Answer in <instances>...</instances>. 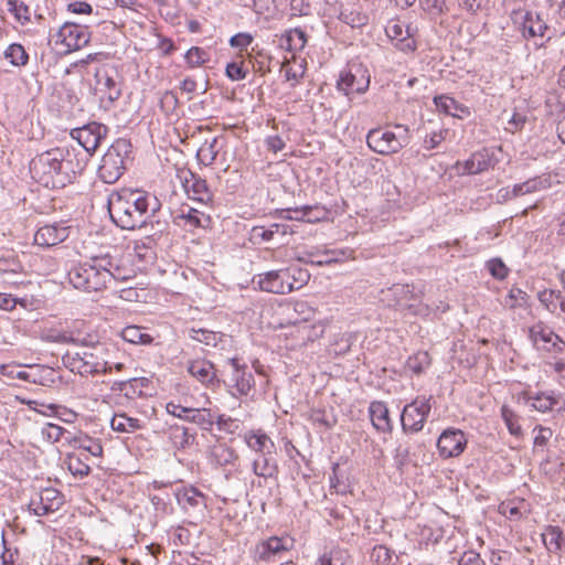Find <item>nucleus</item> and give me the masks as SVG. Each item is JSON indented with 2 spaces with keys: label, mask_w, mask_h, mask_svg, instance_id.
Masks as SVG:
<instances>
[{
  "label": "nucleus",
  "mask_w": 565,
  "mask_h": 565,
  "mask_svg": "<svg viewBox=\"0 0 565 565\" xmlns=\"http://www.w3.org/2000/svg\"><path fill=\"white\" fill-rule=\"evenodd\" d=\"M85 162L75 149L56 147L46 150L30 162L32 178L45 188L60 189L73 183L83 172Z\"/></svg>",
  "instance_id": "nucleus-1"
},
{
  "label": "nucleus",
  "mask_w": 565,
  "mask_h": 565,
  "mask_svg": "<svg viewBox=\"0 0 565 565\" xmlns=\"http://www.w3.org/2000/svg\"><path fill=\"white\" fill-rule=\"evenodd\" d=\"M160 209L161 203L156 195L139 189L124 188L108 198L110 218L122 230L143 227Z\"/></svg>",
  "instance_id": "nucleus-2"
},
{
  "label": "nucleus",
  "mask_w": 565,
  "mask_h": 565,
  "mask_svg": "<svg viewBox=\"0 0 565 565\" xmlns=\"http://www.w3.org/2000/svg\"><path fill=\"white\" fill-rule=\"evenodd\" d=\"M107 265L109 254L93 256L88 262L77 264L68 270V281L74 288L83 291H100L110 285Z\"/></svg>",
  "instance_id": "nucleus-3"
},
{
  "label": "nucleus",
  "mask_w": 565,
  "mask_h": 565,
  "mask_svg": "<svg viewBox=\"0 0 565 565\" xmlns=\"http://www.w3.org/2000/svg\"><path fill=\"white\" fill-rule=\"evenodd\" d=\"M131 143L125 138L116 139L107 149L98 167L99 179L107 184L116 183L126 170Z\"/></svg>",
  "instance_id": "nucleus-4"
},
{
  "label": "nucleus",
  "mask_w": 565,
  "mask_h": 565,
  "mask_svg": "<svg viewBox=\"0 0 565 565\" xmlns=\"http://www.w3.org/2000/svg\"><path fill=\"white\" fill-rule=\"evenodd\" d=\"M395 128L402 132L397 135L384 128L371 129L366 135L367 147L382 156L399 152L408 143V128L403 125H396Z\"/></svg>",
  "instance_id": "nucleus-5"
},
{
  "label": "nucleus",
  "mask_w": 565,
  "mask_h": 565,
  "mask_svg": "<svg viewBox=\"0 0 565 565\" xmlns=\"http://www.w3.org/2000/svg\"><path fill=\"white\" fill-rule=\"evenodd\" d=\"M430 398L417 397L406 404L401 414L402 429L405 434L418 433L430 413Z\"/></svg>",
  "instance_id": "nucleus-6"
},
{
  "label": "nucleus",
  "mask_w": 565,
  "mask_h": 565,
  "mask_svg": "<svg viewBox=\"0 0 565 565\" xmlns=\"http://www.w3.org/2000/svg\"><path fill=\"white\" fill-rule=\"evenodd\" d=\"M90 41V32L87 26L66 22L55 34V44L63 47V53L68 54L85 47Z\"/></svg>",
  "instance_id": "nucleus-7"
},
{
  "label": "nucleus",
  "mask_w": 565,
  "mask_h": 565,
  "mask_svg": "<svg viewBox=\"0 0 565 565\" xmlns=\"http://www.w3.org/2000/svg\"><path fill=\"white\" fill-rule=\"evenodd\" d=\"M381 300L388 307H394L399 310H408L411 313H418L416 308L419 302V297L415 295L414 288L409 285H393L386 290H382Z\"/></svg>",
  "instance_id": "nucleus-8"
},
{
  "label": "nucleus",
  "mask_w": 565,
  "mask_h": 565,
  "mask_svg": "<svg viewBox=\"0 0 565 565\" xmlns=\"http://www.w3.org/2000/svg\"><path fill=\"white\" fill-rule=\"evenodd\" d=\"M62 363L71 372L82 376L103 373L90 349L66 351L62 356Z\"/></svg>",
  "instance_id": "nucleus-9"
},
{
  "label": "nucleus",
  "mask_w": 565,
  "mask_h": 565,
  "mask_svg": "<svg viewBox=\"0 0 565 565\" xmlns=\"http://www.w3.org/2000/svg\"><path fill=\"white\" fill-rule=\"evenodd\" d=\"M108 131L109 129L106 125L92 121L82 127L72 129L71 137L77 140L87 153L93 154L107 137Z\"/></svg>",
  "instance_id": "nucleus-10"
},
{
  "label": "nucleus",
  "mask_w": 565,
  "mask_h": 565,
  "mask_svg": "<svg viewBox=\"0 0 565 565\" xmlns=\"http://www.w3.org/2000/svg\"><path fill=\"white\" fill-rule=\"evenodd\" d=\"M369 86V71L361 65L341 72L337 82L338 89L343 92L347 96L353 93L363 94L367 90Z\"/></svg>",
  "instance_id": "nucleus-11"
},
{
  "label": "nucleus",
  "mask_w": 565,
  "mask_h": 565,
  "mask_svg": "<svg viewBox=\"0 0 565 565\" xmlns=\"http://www.w3.org/2000/svg\"><path fill=\"white\" fill-rule=\"evenodd\" d=\"M253 281L263 291L278 295H286L292 291V282L288 281V273L284 271V268L258 274L254 277Z\"/></svg>",
  "instance_id": "nucleus-12"
},
{
  "label": "nucleus",
  "mask_w": 565,
  "mask_h": 565,
  "mask_svg": "<svg viewBox=\"0 0 565 565\" xmlns=\"http://www.w3.org/2000/svg\"><path fill=\"white\" fill-rule=\"evenodd\" d=\"M179 178L191 200L203 204H209L213 201V192L210 190L206 180L189 170L183 171Z\"/></svg>",
  "instance_id": "nucleus-13"
},
{
  "label": "nucleus",
  "mask_w": 565,
  "mask_h": 565,
  "mask_svg": "<svg viewBox=\"0 0 565 565\" xmlns=\"http://www.w3.org/2000/svg\"><path fill=\"white\" fill-rule=\"evenodd\" d=\"M178 504L189 514L203 518L207 508V498L194 487H184L178 490Z\"/></svg>",
  "instance_id": "nucleus-14"
},
{
  "label": "nucleus",
  "mask_w": 565,
  "mask_h": 565,
  "mask_svg": "<svg viewBox=\"0 0 565 565\" xmlns=\"http://www.w3.org/2000/svg\"><path fill=\"white\" fill-rule=\"evenodd\" d=\"M467 446V438L462 430L448 428L441 433L437 440V448L443 458L458 457Z\"/></svg>",
  "instance_id": "nucleus-15"
},
{
  "label": "nucleus",
  "mask_w": 565,
  "mask_h": 565,
  "mask_svg": "<svg viewBox=\"0 0 565 565\" xmlns=\"http://www.w3.org/2000/svg\"><path fill=\"white\" fill-rule=\"evenodd\" d=\"M291 546V540L287 537L271 536L255 545L253 552L254 558L256 561L270 562L276 556L287 553Z\"/></svg>",
  "instance_id": "nucleus-16"
},
{
  "label": "nucleus",
  "mask_w": 565,
  "mask_h": 565,
  "mask_svg": "<svg viewBox=\"0 0 565 565\" xmlns=\"http://www.w3.org/2000/svg\"><path fill=\"white\" fill-rule=\"evenodd\" d=\"M522 34L525 39L530 38H544L551 39L552 35L548 34L550 26L546 21L542 18L540 13H533L531 11H525L519 15L518 23Z\"/></svg>",
  "instance_id": "nucleus-17"
},
{
  "label": "nucleus",
  "mask_w": 565,
  "mask_h": 565,
  "mask_svg": "<svg viewBox=\"0 0 565 565\" xmlns=\"http://www.w3.org/2000/svg\"><path fill=\"white\" fill-rule=\"evenodd\" d=\"M232 373L228 379V386L235 388L241 396H246L255 385L254 375L248 371L246 365H241L238 359H230Z\"/></svg>",
  "instance_id": "nucleus-18"
},
{
  "label": "nucleus",
  "mask_w": 565,
  "mask_h": 565,
  "mask_svg": "<svg viewBox=\"0 0 565 565\" xmlns=\"http://www.w3.org/2000/svg\"><path fill=\"white\" fill-rule=\"evenodd\" d=\"M520 398H523L526 405L541 413H546L555 408L561 411L565 406V401H563L561 396L555 395L553 392H541L534 396L527 392H524L521 394Z\"/></svg>",
  "instance_id": "nucleus-19"
},
{
  "label": "nucleus",
  "mask_w": 565,
  "mask_h": 565,
  "mask_svg": "<svg viewBox=\"0 0 565 565\" xmlns=\"http://www.w3.org/2000/svg\"><path fill=\"white\" fill-rule=\"evenodd\" d=\"M70 235L68 227L61 224H47L34 234V243L41 247H52L64 242Z\"/></svg>",
  "instance_id": "nucleus-20"
},
{
  "label": "nucleus",
  "mask_w": 565,
  "mask_h": 565,
  "mask_svg": "<svg viewBox=\"0 0 565 565\" xmlns=\"http://www.w3.org/2000/svg\"><path fill=\"white\" fill-rule=\"evenodd\" d=\"M369 414L372 425L377 431L392 433L393 423L390 418V411L384 402H372L369 406Z\"/></svg>",
  "instance_id": "nucleus-21"
},
{
  "label": "nucleus",
  "mask_w": 565,
  "mask_h": 565,
  "mask_svg": "<svg viewBox=\"0 0 565 565\" xmlns=\"http://www.w3.org/2000/svg\"><path fill=\"white\" fill-rule=\"evenodd\" d=\"M244 440L248 448L258 455L275 452L274 441L262 429L246 431Z\"/></svg>",
  "instance_id": "nucleus-22"
},
{
  "label": "nucleus",
  "mask_w": 565,
  "mask_h": 565,
  "mask_svg": "<svg viewBox=\"0 0 565 565\" xmlns=\"http://www.w3.org/2000/svg\"><path fill=\"white\" fill-rule=\"evenodd\" d=\"M188 372L204 385H213L217 381L213 363L204 359L190 361Z\"/></svg>",
  "instance_id": "nucleus-23"
},
{
  "label": "nucleus",
  "mask_w": 565,
  "mask_h": 565,
  "mask_svg": "<svg viewBox=\"0 0 565 565\" xmlns=\"http://www.w3.org/2000/svg\"><path fill=\"white\" fill-rule=\"evenodd\" d=\"M386 34L392 40H397L396 47L403 52H413L416 50V42L411 38L409 28H404L401 23L388 24L385 29Z\"/></svg>",
  "instance_id": "nucleus-24"
},
{
  "label": "nucleus",
  "mask_w": 565,
  "mask_h": 565,
  "mask_svg": "<svg viewBox=\"0 0 565 565\" xmlns=\"http://www.w3.org/2000/svg\"><path fill=\"white\" fill-rule=\"evenodd\" d=\"M492 164L488 151L475 152L468 160L462 163L463 174H478L487 171Z\"/></svg>",
  "instance_id": "nucleus-25"
},
{
  "label": "nucleus",
  "mask_w": 565,
  "mask_h": 565,
  "mask_svg": "<svg viewBox=\"0 0 565 565\" xmlns=\"http://www.w3.org/2000/svg\"><path fill=\"white\" fill-rule=\"evenodd\" d=\"M434 104L437 109L446 115L461 118L462 115H468L469 110L466 106L458 103L455 98L448 95H439L434 97Z\"/></svg>",
  "instance_id": "nucleus-26"
},
{
  "label": "nucleus",
  "mask_w": 565,
  "mask_h": 565,
  "mask_svg": "<svg viewBox=\"0 0 565 565\" xmlns=\"http://www.w3.org/2000/svg\"><path fill=\"white\" fill-rule=\"evenodd\" d=\"M544 546L550 553L557 554L563 550L565 539L559 526L547 525L541 534Z\"/></svg>",
  "instance_id": "nucleus-27"
},
{
  "label": "nucleus",
  "mask_w": 565,
  "mask_h": 565,
  "mask_svg": "<svg viewBox=\"0 0 565 565\" xmlns=\"http://www.w3.org/2000/svg\"><path fill=\"white\" fill-rule=\"evenodd\" d=\"M115 349V344L110 341L96 340L94 345L90 347V351L93 352L95 360L98 361V366L103 373L111 372L109 355Z\"/></svg>",
  "instance_id": "nucleus-28"
},
{
  "label": "nucleus",
  "mask_w": 565,
  "mask_h": 565,
  "mask_svg": "<svg viewBox=\"0 0 565 565\" xmlns=\"http://www.w3.org/2000/svg\"><path fill=\"white\" fill-rule=\"evenodd\" d=\"M253 472L258 477L273 478L278 472V465L274 454H263L253 461Z\"/></svg>",
  "instance_id": "nucleus-29"
},
{
  "label": "nucleus",
  "mask_w": 565,
  "mask_h": 565,
  "mask_svg": "<svg viewBox=\"0 0 565 565\" xmlns=\"http://www.w3.org/2000/svg\"><path fill=\"white\" fill-rule=\"evenodd\" d=\"M71 445L81 449L94 457H100L103 455V446L99 439H95L86 434H78L73 437Z\"/></svg>",
  "instance_id": "nucleus-30"
},
{
  "label": "nucleus",
  "mask_w": 565,
  "mask_h": 565,
  "mask_svg": "<svg viewBox=\"0 0 565 565\" xmlns=\"http://www.w3.org/2000/svg\"><path fill=\"white\" fill-rule=\"evenodd\" d=\"M539 300L552 313L559 307L561 311L565 313V297L559 290L544 289L539 292Z\"/></svg>",
  "instance_id": "nucleus-31"
},
{
  "label": "nucleus",
  "mask_w": 565,
  "mask_h": 565,
  "mask_svg": "<svg viewBox=\"0 0 565 565\" xmlns=\"http://www.w3.org/2000/svg\"><path fill=\"white\" fill-rule=\"evenodd\" d=\"M168 435L173 447L177 449H184L195 439L194 434H191L188 428L179 425H171Z\"/></svg>",
  "instance_id": "nucleus-32"
},
{
  "label": "nucleus",
  "mask_w": 565,
  "mask_h": 565,
  "mask_svg": "<svg viewBox=\"0 0 565 565\" xmlns=\"http://www.w3.org/2000/svg\"><path fill=\"white\" fill-rule=\"evenodd\" d=\"M556 335L557 334L542 321L535 323L529 329V338L539 351L540 345L546 344Z\"/></svg>",
  "instance_id": "nucleus-33"
},
{
  "label": "nucleus",
  "mask_w": 565,
  "mask_h": 565,
  "mask_svg": "<svg viewBox=\"0 0 565 565\" xmlns=\"http://www.w3.org/2000/svg\"><path fill=\"white\" fill-rule=\"evenodd\" d=\"M111 429L119 433H134L141 428L140 420L126 414H115L110 420Z\"/></svg>",
  "instance_id": "nucleus-34"
},
{
  "label": "nucleus",
  "mask_w": 565,
  "mask_h": 565,
  "mask_svg": "<svg viewBox=\"0 0 565 565\" xmlns=\"http://www.w3.org/2000/svg\"><path fill=\"white\" fill-rule=\"evenodd\" d=\"M188 332L190 339L212 348H215L222 339L221 333L202 328L193 327L190 328Z\"/></svg>",
  "instance_id": "nucleus-35"
},
{
  "label": "nucleus",
  "mask_w": 565,
  "mask_h": 565,
  "mask_svg": "<svg viewBox=\"0 0 565 565\" xmlns=\"http://www.w3.org/2000/svg\"><path fill=\"white\" fill-rule=\"evenodd\" d=\"M121 338L124 341L132 344H150L153 338L143 332V329L139 326H128L122 329Z\"/></svg>",
  "instance_id": "nucleus-36"
},
{
  "label": "nucleus",
  "mask_w": 565,
  "mask_h": 565,
  "mask_svg": "<svg viewBox=\"0 0 565 565\" xmlns=\"http://www.w3.org/2000/svg\"><path fill=\"white\" fill-rule=\"evenodd\" d=\"M0 373L9 379H19L31 383L42 384L41 379L36 374L20 370V365L18 364L1 365Z\"/></svg>",
  "instance_id": "nucleus-37"
},
{
  "label": "nucleus",
  "mask_w": 565,
  "mask_h": 565,
  "mask_svg": "<svg viewBox=\"0 0 565 565\" xmlns=\"http://www.w3.org/2000/svg\"><path fill=\"white\" fill-rule=\"evenodd\" d=\"M4 57L9 60L13 66H25L29 62V54L19 43L10 44L4 51Z\"/></svg>",
  "instance_id": "nucleus-38"
},
{
  "label": "nucleus",
  "mask_w": 565,
  "mask_h": 565,
  "mask_svg": "<svg viewBox=\"0 0 565 565\" xmlns=\"http://www.w3.org/2000/svg\"><path fill=\"white\" fill-rule=\"evenodd\" d=\"M66 465L70 472L75 477H85L90 472L89 465L81 456L71 454L66 458Z\"/></svg>",
  "instance_id": "nucleus-39"
},
{
  "label": "nucleus",
  "mask_w": 565,
  "mask_h": 565,
  "mask_svg": "<svg viewBox=\"0 0 565 565\" xmlns=\"http://www.w3.org/2000/svg\"><path fill=\"white\" fill-rule=\"evenodd\" d=\"M284 39L287 43V50L289 51H300L307 43V35L305 31L299 28L286 32Z\"/></svg>",
  "instance_id": "nucleus-40"
},
{
  "label": "nucleus",
  "mask_w": 565,
  "mask_h": 565,
  "mask_svg": "<svg viewBox=\"0 0 565 565\" xmlns=\"http://www.w3.org/2000/svg\"><path fill=\"white\" fill-rule=\"evenodd\" d=\"M501 416L511 435L516 437L522 436L519 416L509 406L503 405L501 407Z\"/></svg>",
  "instance_id": "nucleus-41"
},
{
  "label": "nucleus",
  "mask_w": 565,
  "mask_h": 565,
  "mask_svg": "<svg viewBox=\"0 0 565 565\" xmlns=\"http://www.w3.org/2000/svg\"><path fill=\"white\" fill-rule=\"evenodd\" d=\"M39 500L43 504L52 507V512L57 511L64 502L61 492L54 488H46L42 490L39 495Z\"/></svg>",
  "instance_id": "nucleus-42"
},
{
  "label": "nucleus",
  "mask_w": 565,
  "mask_h": 565,
  "mask_svg": "<svg viewBox=\"0 0 565 565\" xmlns=\"http://www.w3.org/2000/svg\"><path fill=\"white\" fill-rule=\"evenodd\" d=\"M218 153L217 139L213 138L211 141H205L198 151V158L201 162L210 166L214 162Z\"/></svg>",
  "instance_id": "nucleus-43"
},
{
  "label": "nucleus",
  "mask_w": 565,
  "mask_h": 565,
  "mask_svg": "<svg viewBox=\"0 0 565 565\" xmlns=\"http://www.w3.org/2000/svg\"><path fill=\"white\" fill-rule=\"evenodd\" d=\"M284 271L288 273V281L292 282V291L301 288L310 279V274L305 268L292 266L284 268Z\"/></svg>",
  "instance_id": "nucleus-44"
},
{
  "label": "nucleus",
  "mask_w": 565,
  "mask_h": 565,
  "mask_svg": "<svg viewBox=\"0 0 565 565\" xmlns=\"http://www.w3.org/2000/svg\"><path fill=\"white\" fill-rule=\"evenodd\" d=\"M269 228L273 231L271 243L277 245L287 244V238L295 233V230L288 224L271 223Z\"/></svg>",
  "instance_id": "nucleus-45"
},
{
  "label": "nucleus",
  "mask_w": 565,
  "mask_h": 565,
  "mask_svg": "<svg viewBox=\"0 0 565 565\" xmlns=\"http://www.w3.org/2000/svg\"><path fill=\"white\" fill-rule=\"evenodd\" d=\"M540 351L550 354L552 359H557L565 354V341L557 334L546 344L540 345Z\"/></svg>",
  "instance_id": "nucleus-46"
},
{
  "label": "nucleus",
  "mask_w": 565,
  "mask_h": 565,
  "mask_svg": "<svg viewBox=\"0 0 565 565\" xmlns=\"http://www.w3.org/2000/svg\"><path fill=\"white\" fill-rule=\"evenodd\" d=\"M210 58L209 53L199 46H192L185 54L186 63L191 67L201 66L206 63Z\"/></svg>",
  "instance_id": "nucleus-47"
},
{
  "label": "nucleus",
  "mask_w": 565,
  "mask_h": 565,
  "mask_svg": "<svg viewBox=\"0 0 565 565\" xmlns=\"http://www.w3.org/2000/svg\"><path fill=\"white\" fill-rule=\"evenodd\" d=\"M249 241L253 244L271 243L273 231L268 226L257 225L253 226L249 232Z\"/></svg>",
  "instance_id": "nucleus-48"
},
{
  "label": "nucleus",
  "mask_w": 565,
  "mask_h": 565,
  "mask_svg": "<svg viewBox=\"0 0 565 565\" xmlns=\"http://www.w3.org/2000/svg\"><path fill=\"white\" fill-rule=\"evenodd\" d=\"M343 551L332 548L319 556L315 565H344Z\"/></svg>",
  "instance_id": "nucleus-49"
},
{
  "label": "nucleus",
  "mask_w": 565,
  "mask_h": 565,
  "mask_svg": "<svg viewBox=\"0 0 565 565\" xmlns=\"http://www.w3.org/2000/svg\"><path fill=\"white\" fill-rule=\"evenodd\" d=\"M106 270L110 275V284L113 281H126L131 276L128 274V270L122 268L118 262L109 255V265H107Z\"/></svg>",
  "instance_id": "nucleus-50"
},
{
  "label": "nucleus",
  "mask_w": 565,
  "mask_h": 565,
  "mask_svg": "<svg viewBox=\"0 0 565 565\" xmlns=\"http://www.w3.org/2000/svg\"><path fill=\"white\" fill-rule=\"evenodd\" d=\"M529 295L520 288H512L505 299V306L509 308L526 307Z\"/></svg>",
  "instance_id": "nucleus-51"
},
{
  "label": "nucleus",
  "mask_w": 565,
  "mask_h": 565,
  "mask_svg": "<svg viewBox=\"0 0 565 565\" xmlns=\"http://www.w3.org/2000/svg\"><path fill=\"white\" fill-rule=\"evenodd\" d=\"M215 415L207 408H196L194 423L203 430H211L214 425Z\"/></svg>",
  "instance_id": "nucleus-52"
},
{
  "label": "nucleus",
  "mask_w": 565,
  "mask_h": 565,
  "mask_svg": "<svg viewBox=\"0 0 565 565\" xmlns=\"http://www.w3.org/2000/svg\"><path fill=\"white\" fill-rule=\"evenodd\" d=\"M548 3V14L558 24L565 22V0H546Z\"/></svg>",
  "instance_id": "nucleus-53"
},
{
  "label": "nucleus",
  "mask_w": 565,
  "mask_h": 565,
  "mask_svg": "<svg viewBox=\"0 0 565 565\" xmlns=\"http://www.w3.org/2000/svg\"><path fill=\"white\" fill-rule=\"evenodd\" d=\"M9 11L12 12L22 23L30 21L29 7L20 0H8Z\"/></svg>",
  "instance_id": "nucleus-54"
},
{
  "label": "nucleus",
  "mask_w": 565,
  "mask_h": 565,
  "mask_svg": "<svg viewBox=\"0 0 565 565\" xmlns=\"http://www.w3.org/2000/svg\"><path fill=\"white\" fill-rule=\"evenodd\" d=\"M371 558L376 565H390L392 551L385 545H375L371 552Z\"/></svg>",
  "instance_id": "nucleus-55"
},
{
  "label": "nucleus",
  "mask_w": 565,
  "mask_h": 565,
  "mask_svg": "<svg viewBox=\"0 0 565 565\" xmlns=\"http://www.w3.org/2000/svg\"><path fill=\"white\" fill-rule=\"evenodd\" d=\"M142 383L143 379L139 380L134 377L126 380V384L124 385V391L121 392V394L129 399H134L136 397L141 396L142 392L139 388V384L142 385Z\"/></svg>",
  "instance_id": "nucleus-56"
},
{
  "label": "nucleus",
  "mask_w": 565,
  "mask_h": 565,
  "mask_svg": "<svg viewBox=\"0 0 565 565\" xmlns=\"http://www.w3.org/2000/svg\"><path fill=\"white\" fill-rule=\"evenodd\" d=\"M487 267H488L490 274L499 280L504 279L509 274L508 267L504 265V263L500 258L490 259L487 263Z\"/></svg>",
  "instance_id": "nucleus-57"
},
{
  "label": "nucleus",
  "mask_w": 565,
  "mask_h": 565,
  "mask_svg": "<svg viewBox=\"0 0 565 565\" xmlns=\"http://www.w3.org/2000/svg\"><path fill=\"white\" fill-rule=\"evenodd\" d=\"M213 455L217 459V462L223 466L234 462V460L237 458L235 451L225 446L216 447L213 451Z\"/></svg>",
  "instance_id": "nucleus-58"
},
{
  "label": "nucleus",
  "mask_w": 565,
  "mask_h": 565,
  "mask_svg": "<svg viewBox=\"0 0 565 565\" xmlns=\"http://www.w3.org/2000/svg\"><path fill=\"white\" fill-rule=\"evenodd\" d=\"M524 185H525V192H527V194H530V193L550 188L551 182H550L548 178L536 177V178L526 180L524 182Z\"/></svg>",
  "instance_id": "nucleus-59"
},
{
  "label": "nucleus",
  "mask_w": 565,
  "mask_h": 565,
  "mask_svg": "<svg viewBox=\"0 0 565 565\" xmlns=\"http://www.w3.org/2000/svg\"><path fill=\"white\" fill-rule=\"evenodd\" d=\"M254 36L247 32H241L230 39V45L241 51L246 50L252 44Z\"/></svg>",
  "instance_id": "nucleus-60"
},
{
  "label": "nucleus",
  "mask_w": 565,
  "mask_h": 565,
  "mask_svg": "<svg viewBox=\"0 0 565 565\" xmlns=\"http://www.w3.org/2000/svg\"><path fill=\"white\" fill-rule=\"evenodd\" d=\"M225 74L231 81H242L246 77L247 72L243 68V62H231L226 65Z\"/></svg>",
  "instance_id": "nucleus-61"
},
{
  "label": "nucleus",
  "mask_w": 565,
  "mask_h": 565,
  "mask_svg": "<svg viewBox=\"0 0 565 565\" xmlns=\"http://www.w3.org/2000/svg\"><path fill=\"white\" fill-rule=\"evenodd\" d=\"M341 17L343 19V22L352 28H361L367 23V17L361 14L360 12H342Z\"/></svg>",
  "instance_id": "nucleus-62"
},
{
  "label": "nucleus",
  "mask_w": 565,
  "mask_h": 565,
  "mask_svg": "<svg viewBox=\"0 0 565 565\" xmlns=\"http://www.w3.org/2000/svg\"><path fill=\"white\" fill-rule=\"evenodd\" d=\"M458 565H486V562L479 553L470 550L461 554Z\"/></svg>",
  "instance_id": "nucleus-63"
},
{
  "label": "nucleus",
  "mask_w": 565,
  "mask_h": 565,
  "mask_svg": "<svg viewBox=\"0 0 565 565\" xmlns=\"http://www.w3.org/2000/svg\"><path fill=\"white\" fill-rule=\"evenodd\" d=\"M534 431L536 433L534 437V447H545L550 438L552 437L553 433L552 429L548 427L543 426H536L534 428Z\"/></svg>",
  "instance_id": "nucleus-64"
}]
</instances>
